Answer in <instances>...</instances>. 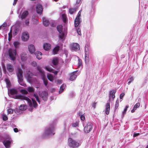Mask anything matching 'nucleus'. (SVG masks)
Returning a JSON list of instances; mask_svg holds the SVG:
<instances>
[{"label":"nucleus","instance_id":"obj_1","mask_svg":"<svg viewBox=\"0 0 148 148\" xmlns=\"http://www.w3.org/2000/svg\"><path fill=\"white\" fill-rule=\"evenodd\" d=\"M15 97L17 99L25 100L27 102L29 106L32 108L33 106L34 108H36L38 106L36 101L33 99H32L31 100L28 97L21 95H16Z\"/></svg>","mask_w":148,"mask_h":148},{"label":"nucleus","instance_id":"obj_2","mask_svg":"<svg viewBox=\"0 0 148 148\" xmlns=\"http://www.w3.org/2000/svg\"><path fill=\"white\" fill-rule=\"evenodd\" d=\"M55 127L54 126H49L46 128L43 134L42 137L45 138L50 136H52L55 134L54 132Z\"/></svg>","mask_w":148,"mask_h":148},{"label":"nucleus","instance_id":"obj_3","mask_svg":"<svg viewBox=\"0 0 148 148\" xmlns=\"http://www.w3.org/2000/svg\"><path fill=\"white\" fill-rule=\"evenodd\" d=\"M25 77L27 81L30 84H36L38 83L37 79L33 77V74L30 71L27 72Z\"/></svg>","mask_w":148,"mask_h":148},{"label":"nucleus","instance_id":"obj_4","mask_svg":"<svg viewBox=\"0 0 148 148\" xmlns=\"http://www.w3.org/2000/svg\"><path fill=\"white\" fill-rule=\"evenodd\" d=\"M37 69L38 72L35 74V75L39 76L40 75L42 79L43 80L44 85L46 86L48 84V81L46 78V76L44 72L43 71L41 68L39 66H38Z\"/></svg>","mask_w":148,"mask_h":148},{"label":"nucleus","instance_id":"obj_5","mask_svg":"<svg viewBox=\"0 0 148 148\" xmlns=\"http://www.w3.org/2000/svg\"><path fill=\"white\" fill-rule=\"evenodd\" d=\"M16 75L18 79V82L19 84L23 86H26V84H25L23 79V72L22 69L20 68H18L16 72Z\"/></svg>","mask_w":148,"mask_h":148},{"label":"nucleus","instance_id":"obj_6","mask_svg":"<svg viewBox=\"0 0 148 148\" xmlns=\"http://www.w3.org/2000/svg\"><path fill=\"white\" fill-rule=\"evenodd\" d=\"M68 145L70 148H77L80 145L79 141L71 138H68Z\"/></svg>","mask_w":148,"mask_h":148},{"label":"nucleus","instance_id":"obj_7","mask_svg":"<svg viewBox=\"0 0 148 148\" xmlns=\"http://www.w3.org/2000/svg\"><path fill=\"white\" fill-rule=\"evenodd\" d=\"M5 81L7 87L8 88V94L11 95H14L17 93V91L15 88H12L9 89V88L11 86V83L10 81L8 79H5Z\"/></svg>","mask_w":148,"mask_h":148},{"label":"nucleus","instance_id":"obj_8","mask_svg":"<svg viewBox=\"0 0 148 148\" xmlns=\"http://www.w3.org/2000/svg\"><path fill=\"white\" fill-rule=\"evenodd\" d=\"M12 141L10 136L8 135H6L4 136L3 143L6 148H9L10 147Z\"/></svg>","mask_w":148,"mask_h":148},{"label":"nucleus","instance_id":"obj_9","mask_svg":"<svg viewBox=\"0 0 148 148\" xmlns=\"http://www.w3.org/2000/svg\"><path fill=\"white\" fill-rule=\"evenodd\" d=\"M8 53L11 60H14L15 59L16 56L17 55L16 49H10L9 50Z\"/></svg>","mask_w":148,"mask_h":148},{"label":"nucleus","instance_id":"obj_10","mask_svg":"<svg viewBox=\"0 0 148 148\" xmlns=\"http://www.w3.org/2000/svg\"><path fill=\"white\" fill-rule=\"evenodd\" d=\"M62 25H60L57 26V29L60 33L59 35V38L60 40H62L63 41V39L64 37V33L62 31Z\"/></svg>","mask_w":148,"mask_h":148},{"label":"nucleus","instance_id":"obj_11","mask_svg":"<svg viewBox=\"0 0 148 148\" xmlns=\"http://www.w3.org/2000/svg\"><path fill=\"white\" fill-rule=\"evenodd\" d=\"M92 124L90 122L87 123L84 128V131L86 133H89L92 129Z\"/></svg>","mask_w":148,"mask_h":148},{"label":"nucleus","instance_id":"obj_12","mask_svg":"<svg viewBox=\"0 0 148 148\" xmlns=\"http://www.w3.org/2000/svg\"><path fill=\"white\" fill-rule=\"evenodd\" d=\"M81 10L79 11L75 21V27H77L81 22L80 17H81Z\"/></svg>","mask_w":148,"mask_h":148},{"label":"nucleus","instance_id":"obj_13","mask_svg":"<svg viewBox=\"0 0 148 148\" xmlns=\"http://www.w3.org/2000/svg\"><path fill=\"white\" fill-rule=\"evenodd\" d=\"M85 61L86 63H87L89 61L88 57V47H87V46L86 45L85 47Z\"/></svg>","mask_w":148,"mask_h":148},{"label":"nucleus","instance_id":"obj_14","mask_svg":"<svg viewBox=\"0 0 148 148\" xmlns=\"http://www.w3.org/2000/svg\"><path fill=\"white\" fill-rule=\"evenodd\" d=\"M7 70L11 74H12L14 71V68L13 65L10 64H8L6 65Z\"/></svg>","mask_w":148,"mask_h":148},{"label":"nucleus","instance_id":"obj_15","mask_svg":"<svg viewBox=\"0 0 148 148\" xmlns=\"http://www.w3.org/2000/svg\"><path fill=\"white\" fill-rule=\"evenodd\" d=\"M71 47L72 50L75 51L79 50L80 48L79 45L77 43L71 44Z\"/></svg>","mask_w":148,"mask_h":148},{"label":"nucleus","instance_id":"obj_16","mask_svg":"<svg viewBox=\"0 0 148 148\" xmlns=\"http://www.w3.org/2000/svg\"><path fill=\"white\" fill-rule=\"evenodd\" d=\"M29 36L28 33L24 32L23 33L21 38L23 41H26L29 39Z\"/></svg>","mask_w":148,"mask_h":148},{"label":"nucleus","instance_id":"obj_17","mask_svg":"<svg viewBox=\"0 0 148 148\" xmlns=\"http://www.w3.org/2000/svg\"><path fill=\"white\" fill-rule=\"evenodd\" d=\"M48 95V94L47 92L44 91L42 92L40 97L43 100L46 101L47 99Z\"/></svg>","mask_w":148,"mask_h":148},{"label":"nucleus","instance_id":"obj_18","mask_svg":"<svg viewBox=\"0 0 148 148\" xmlns=\"http://www.w3.org/2000/svg\"><path fill=\"white\" fill-rule=\"evenodd\" d=\"M36 11L37 13L40 14H42V8L41 5H38L36 6Z\"/></svg>","mask_w":148,"mask_h":148},{"label":"nucleus","instance_id":"obj_19","mask_svg":"<svg viewBox=\"0 0 148 148\" xmlns=\"http://www.w3.org/2000/svg\"><path fill=\"white\" fill-rule=\"evenodd\" d=\"M77 72V71H76L73 72L71 74V75L70 77V79L71 80L73 81L77 77V75H79V72L76 75V74Z\"/></svg>","mask_w":148,"mask_h":148},{"label":"nucleus","instance_id":"obj_20","mask_svg":"<svg viewBox=\"0 0 148 148\" xmlns=\"http://www.w3.org/2000/svg\"><path fill=\"white\" fill-rule=\"evenodd\" d=\"M45 68L48 71L54 73L55 75H57L58 72V71H54L51 67L49 66H46Z\"/></svg>","mask_w":148,"mask_h":148},{"label":"nucleus","instance_id":"obj_21","mask_svg":"<svg viewBox=\"0 0 148 148\" xmlns=\"http://www.w3.org/2000/svg\"><path fill=\"white\" fill-rule=\"evenodd\" d=\"M28 49L29 52L31 53H33L35 51V47L32 44H30L28 46Z\"/></svg>","mask_w":148,"mask_h":148},{"label":"nucleus","instance_id":"obj_22","mask_svg":"<svg viewBox=\"0 0 148 148\" xmlns=\"http://www.w3.org/2000/svg\"><path fill=\"white\" fill-rule=\"evenodd\" d=\"M21 60L23 62H24L26 60L27 58V54L24 52L22 53L20 56Z\"/></svg>","mask_w":148,"mask_h":148},{"label":"nucleus","instance_id":"obj_23","mask_svg":"<svg viewBox=\"0 0 148 148\" xmlns=\"http://www.w3.org/2000/svg\"><path fill=\"white\" fill-rule=\"evenodd\" d=\"M116 91V90H112L110 91L109 92V100L111 98L114 99L115 97V94Z\"/></svg>","mask_w":148,"mask_h":148},{"label":"nucleus","instance_id":"obj_24","mask_svg":"<svg viewBox=\"0 0 148 148\" xmlns=\"http://www.w3.org/2000/svg\"><path fill=\"white\" fill-rule=\"evenodd\" d=\"M43 48L45 50H49L51 48V45L49 44L48 43H44L43 45Z\"/></svg>","mask_w":148,"mask_h":148},{"label":"nucleus","instance_id":"obj_25","mask_svg":"<svg viewBox=\"0 0 148 148\" xmlns=\"http://www.w3.org/2000/svg\"><path fill=\"white\" fill-rule=\"evenodd\" d=\"M110 109V104L109 103H107L106 106V110L105 112L106 114L108 115L109 113Z\"/></svg>","mask_w":148,"mask_h":148},{"label":"nucleus","instance_id":"obj_26","mask_svg":"<svg viewBox=\"0 0 148 148\" xmlns=\"http://www.w3.org/2000/svg\"><path fill=\"white\" fill-rule=\"evenodd\" d=\"M35 54L38 59L40 60L41 59L42 54L41 52L39 51H37L35 53Z\"/></svg>","mask_w":148,"mask_h":148},{"label":"nucleus","instance_id":"obj_27","mask_svg":"<svg viewBox=\"0 0 148 148\" xmlns=\"http://www.w3.org/2000/svg\"><path fill=\"white\" fill-rule=\"evenodd\" d=\"M42 21L43 24L44 26H47L49 24V21L46 18L43 17L42 18Z\"/></svg>","mask_w":148,"mask_h":148},{"label":"nucleus","instance_id":"obj_28","mask_svg":"<svg viewBox=\"0 0 148 148\" xmlns=\"http://www.w3.org/2000/svg\"><path fill=\"white\" fill-rule=\"evenodd\" d=\"M47 77L48 79L50 81L53 82L54 79V77L51 74L48 73Z\"/></svg>","mask_w":148,"mask_h":148},{"label":"nucleus","instance_id":"obj_29","mask_svg":"<svg viewBox=\"0 0 148 148\" xmlns=\"http://www.w3.org/2000/svg\"><path fill=\"white\" fill-rule=\"evenodd\" d=\"M58 62V58H53L52 60V63L55 65H56Z\"/></svg>","mask_w":148,"mask_h":148},{"label":"nucleus","instance_id":"obj_30","mask_svg":"<svg viewBox=\"0 0 148 148\" xmlns=\"http://www.w3.org/2000/svg\"><path fill=\"white\" fill-rule=\"evenodd\" d=\"M28 14V12L27 11H24L23 12L21 15V18H25Z\"/></svg>","mask_w":148,"mask_h":148},{"label":"nucleus","instance_id":"obj_31","mask_svg":"<svg viewBox=\"0 0 148 148\" xmlns=\"http://www.w3.org/2000/svg\"><path fill=\"white\" fill-rule=\"evenodd\" d=\"M140 103H137L134 106L133 109L132 110L131 112L132 113L134 112L135 110H136L137 108L139 107Z\"/></svg>","mask_w":148,"mask_h":148},{"label":"nucleus","instance_id":"obj_32","mask_svg":"<svg viewBox=\"0 0 148 148\" xmlns=\"http://www.w3.org/2000/svg\"><path fill=\"white\" fill-rule=\"evenodd\" d=\"M60 48V47L58 46L56 47L53 49V54H55L57 53Z\"/></svg>","mask_w":148,"mask_h":148},{"label":"nucleus","instance_id":"obj_33","mask_svg":"<svg viewBox=\"0 0 148 148\" xmlns=\"http://www.w3.org/2000/svg\"><path fill=\"white\" fill-rule=\"evenodd\" d=\"M27 108V106L24 105H21L19 108V109L22 111L24 110H26Z\"/></svg>","mask_w":148,"mask_h":148},{"label":"nucleus","instance_id":"obj_34","mask_svg":"<svg viewBox=\"0 0 148 148\" xmlns=\"http://www.w3.org/2000/svg\"><path fill=\"white\" fill-rule=\"evenodd\" d=\"M134 80V78L132 76H130L128 79V81L127 84L128 85H130L131 83Z\"/></svg>","mask_w":148,"mask_h":148},{"label":"nucleus","instance_id":"obj_35","mask_svg":"<svg viewBox=\"0 0 148 148\" xmlns=\"http://www.w3.org/2000/svg\"><path fill=\"white\" fill-rule=\"evenodd\" d=\"M66 85L65 84H63L61 86L59 91V93H62Z\"/></svg>","mask_w":148,"mask_h":148},{"label":"nucleus","instance_id":"obj_36","mask_svg":"<svg viewBox=\"0 0 148 148\" xmlns=\"http://www.w3.org/2000/svg\"><path fill=\"white\" fill-rule=\"evenodd\" d=\"M14 111L16 114L19 115L21 114L22 113V111L20 110L19 108H16L15 110Z\"/></svg>","mask_w":148,"mask_h":148},{"label":"nucleus","instance_id":"obj_37","mask_svg":"<svg viewBox=\"0 0 148 148\" xmlns=\"http://www.w3.org/2000/svg\"><path fill=\"white\" fill-rule=\"evenodd\" d=\"M20 44V42L17 41H15L13 43L14 47L16 49L18 47Z\"/></svg>","mask_w":148,"mask_h":148},{"label":"nucleus","instance_id":"obj_38","mask_svg":"<svg viewBox=\"0 0 148 148\" xmlns=\"http://www.w3.org/2000/svg\"><path fill=\"white\" fill-rule=\"evenodd\" d=\"M49 24L51 26L54 27L56 26L55 21L52 20H51L49 21Z\"/></svg>","mask_w":148,"mask_h":148},{"label":"nucleus","instance_id":"obj_39","mask_svg":"<svg viewBox=\"0 0 148 148\" xmlns=\"http://www.w3.org/2000/svg\"><path fill=\"white\" fill-rule=\"evenodd\" d=\"M27 90L29 92H34V89L32 87H29L27 88Z\"/></svg>","mask_w":148,"mask_h":148},{"label":"nucleus","instance_id":"obj_40","mask_svg":"<svg viewBox=\"0 0 148 148\" xmlns=\"http://www.w3.org/2000/svg\"><path fill=\"white\" fill-rule=\"evenodd\" d=\"M82 60L78 58V68H82Z\"/></svg>","mask_w":148,"mask_h":148},{"label":"nucleus","instance_id":"obj_41","mask_svg":"<svg viewBox=\"0 0 148 148\" xmlns=\"http://www.w3.org/2000/svg\"><path fill=\"white\" fill-rule=\"evenodd\" d=\"M62 19L64 23L66 22V15L64 14H62Z\"/></svg>","mask_w":148,"mask_h":148},{"label":"nucleus","instance_id":"obj_42","mask_svg":"<svg viewBox=\"0 0 148 148\" xmlns=\"http://www.w3.org/2000/svg\"><path fill=\"white\" fill-rule=\"evenodd\" d=\"M3 120L4 121H7L8 119V118L7 116L4 114H2Z\"/></svg>","mask_w":148,"mask_h":148},{"label":"nucleus","instance_id":"obj_43","mask_svg":"<svg viewBox=\"0 0 148 148\" xmlns=\"http://www.w3.org/2000/svg\"><path fill=\"white\" fill-rule=\"evenodd\" d=\"M20 92L21 93L24 94H27L28 93L27 91L24 89H22L21 90Z\"/></svg>","mask_w":148,"mask_h":148},{"label":"nucleus","instance_id":"obj_44","mask_svg":"<svg viewBox=\"0 0 148 148\" xmlns=\"http://www.w3.org/2000/svg\"><path fill=\"white\" fill-rule=\"evenodd\" d=\"M76 11L75 9H70L69 10V12L71 14H73Z\"/></svg>","mask_w":148,"mask_h":148},{"label":"nucleus","instance_id":"obj_45","mask_svg":"<svg viewBox=\"0 0 148 148\" xmlns=\"http://www.w3.org/2000/svg\"><path fill=\"white\" fill-rule=\"evenodd\" d=\"M76 30L77 31V32L78 34L80 36L82 34L81 32L80 29L79 28H76Z\"/></svg>","mask_w":148,"mask_h":148},{"label":"nucleus","instance_id":"obj_46","mask_svg":"<svg viewBox=\"0 0 148 148\" xmlns=\"http://www.w3.org/2000/svg\"><path fill=\"white\" fill-rule=\"evenodd\" d=\"M34 97L36 98V101L38 102L40 104V101L39 100V99L38 98L37 95L36 94H34Z\"/></svg>","mask_w":148,"mask_h":148},{"label":"nucleus","instance_id":"obj_47","mask_svg":"<svg viewBox=\"0 0 148 148\" xmlns=\"http://www.w3.org/2000/svg\"><path fill=\"white\" fill-rule=\"evenodd\" d=\"M119 100H117L116 102L115 105V108L116 109H117L119 106Z\"/></svg>","mask_w":148,"mask_h":148},{"label":"nucleus","instance_id":"obj_48","mask_svg":"<svg viewBox=\"0 0 148 148\" xmlns=\"http://www.w3.org/2000/svg\"><path fill=\"white\" fill-rule=\"evenodd\" d=\"M72 125L73 127H75L78 126V123L77 122L73 123H72Z\"/></svg>","mask_w":148,"mask_h":148},{"label":"nucleus","instance_id":"obj_49","mask_svg":"<svg viewBox=\"0 0 148 148\" xmlns=\"http://www.w3.org/2000/svg\"><path fill=\"white\" fill-rule=\"evenodd\" d=\"M13 113V110L11 109H9L8 110V114H12Z\"/></svg>","mask_w":148,"mask_h":148},{"label":"nucleus","instance_id":"obj_50","mask_svg":"<svg viewBox=\"0 0 148 148\" xmlns=\"http://www.w3.org/2000/svg\"><path fill=\"white\" fill-rule=\"evenodd\" d=\"M129 107L128 106H125V108L124 109L123 111V114L124 115L125 114L126 112L127 111V108Z\"/></svg>","mask_w":148,"mask_h":148},{"label":"nucleus","instance_id":"obj_51","mask_svg":"<svg viewBox=\"0 0 148 148\" xmlns=\"http://www.w3.org/2000/svg\"><path fill=\"white\" fill-rule=\"evenodd\" d=\"M33 23L35 25H37V24H38V20H37V19H34L33 20Z\"/></svg>","mask_w":148,"mask_h":148},{"label":"nucleus","instance_id":"obj_52","mask_svg":"<svg viewBox=\"0 0 148 148\" xmlns=\"http://www.w3.org/2000/svg\"><path fill=\"white\" fill-rule=\"evenodd\" d=\"M81 120L82 121H84L85 119V117L84 114H82L80 116Z\"/></svg>","mask_w":148,"mask_h":148},{"label":"nucleus","instance_id":"obj_53","mask_svg":"<svg viewBox=\"0 0 148 148\" xmlns=\"http://www.w3.org/2000/svg\"><path fill=\"white\" fill-rule=\"evenodd\" d=\"M32 65L34 66H37V64L36 62L34 61L32 62Z\"/></svg>","mask_w":148,"mask_h":148},{"label":"nucleus","instance_id":"obj_54","mask_svg":"<svg viewBox=\"0 0 148 148\" xmlns=\"http://www.w3.org/2000/svg\"><path fill=\"white\" fill-rule=\"evenodd\" d=\"M25 23L27 25H29V21L28 19H27L25 20Z\"/></svg>","mask_w":148,"mask_h":148},{"label":"nucleus","instance_id":"obj_55","mask_svg":"<svg viewBox=\"0 0 148 148\" xmlns=\"http://www.w3.org/2000/svg\"><path fill=\"white\" fill-rule=\"evenodd\" d=\"M125 94L123 93H121L120 95V99H122L124 95Z\"/></svg>","mask_w":148,"mask_h":148},{"label":"nucleus","instance_id":"obj_56","mask_svg":"<svg viewBox=\"0 0 148 148\" xmlns=\"http://www.w3.org/2000/svg\"><path fill=\"white\" fill-rule=\"evenodd\" d=\"M7 26V23H5V22H4V23H3V24L1 26H0V27H1H1H6Z\"/></svg>","mask_w":148,"mask_h":148},{"label":"nucleus","instance_id":"obj_57","mask_svg":"<svg viewBox=\"0 0 148 148\" xmlns=\"http://www.w3.org/2000/svg\"><path fill=\"white\" fill-rule=\"evenodd\" d=\"M57 83L58 84H61L62 83V80L58 79L57 81Z\"/></svg>","mask_w":148,"mask_h":148},{"label":"nucleus","instance_id":"obj_58","mask_svg":"<svg viewBox=\"0 0 148 148\" xmlns=\"http://www.w3.org/2000/svg\"><path fill=\"white\" fill-rule=\"evenodd\" d=\"M81 1V0H77L76 1V5H78H78L80 3Z\"/></svg>","mask_w":148,"mask_h":148},{"label":"nucleus","instance_id":"obj_59","mask_svg":"<svg viewBox=\"0 0 148 148\" xmlns=\"http://www.w3.org/2000/svg\"><path fill=\"white\" fill-rule=\"evenodd\" d=\"M97 103L94 102L92 104V107L95 108L96 107Z\"/></svg>","mask_w":148,"mask_h":148},{"label":"nucleus","instance_id":"obj_60","mask_svg":"<svg viewBox=\"0 0 148 148\" xmlns=\"http://www.w3.org/2000/svg\"><path fill=\"white\" fill-rule=\"evenodd\" d=\"M140 135V133H134L133 135L134 137Z\"/></svg>","mask_w":148,"mask_h":148},{"label":"nucleus","instance_id":"obj_61","mask_svg":"<svg viewBox=\"0 0 148 148\" xmlns=\"http://www.w3.org/2000/svg\"><path fill=\"white\" fill-rule=\"evenodd\" d=\"M14 131L15 132H17L18 130L17 128H15L14 129Z\"/></svg>","mask_w":148,"mask_h":148},{"label":"nucleus","instance_id":"obj_62","mask_svg":"<svg viewBox=\"0 0 148 148\" xmlns=\"http://www.w3.org/2000/svg\"><path fill=\"white\" fill-rule=\"evenodd\" d=\"M17 1V0H14V1L13 3V5H15Z\"/></svg>","mask_w":148,"mask_h":148},{"label":"nucleus","instance_id":"obj_63","mask_svg":"<svg viewBox=\"0 0 148 148\" xmlns=\"http://www.w3.org/2000/svg\"><path fill=\"white\" fill-rule=\"evenodd\" d=\"M3 70L4 71V72H5L6 71L5 68V67L3 68Z\"/></svg>","mask_w":148,"mask_h":148},{"label":"nucleus","instance_id":"obj_64","mask_svg":"<svg viewBox=\"0 0 148 148\" xmlns=\"http://www.w3.org/2000/svg\"><path fill=\"white\" fill-rule=\"evenodd\" d=\"M73 94H74V93H73V92H72V93H71V94L72 95H73Z\"/></svg>","mask_w":148,"mask_h":148}]
</instances>
